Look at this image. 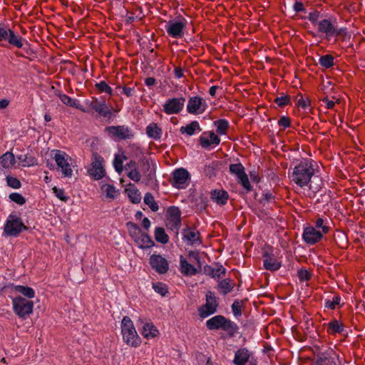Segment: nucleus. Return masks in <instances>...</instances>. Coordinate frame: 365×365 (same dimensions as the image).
<instances>
[{
    "instance_id": "24",
    "label": "nucleus",
    "mask_w": 365,
    "mask_h": 365,
    "mask_svg": "<svg viewBox=\"0 0 365 365\" xmlns=\"http://www.w3.org/2000/svg\"><path fill=\"white\" fill-rule=\"evenodd\" d=\"M124 192L128 197L130 202L138 204L140 202L142 196L138 187L133 183H128L124 187Z\"/></svg>"
},
{
    "instance_id": "22",
    "label": "nucleus",
    "mask_w": 365,
    "mask_h": 365,
    "mask_svg": "<svg viewBox=\"0 0 365 365\" xmlns=\"http://www.w3.org/2000/svg\"><path fill=\"white\" fill-rule=\"evenodd\" d=\"M150 264L157 272L164 274L167 272L169 264L165 258L159 255H153L150 258Z\"/></svg>"
},
{
    "instance_id": "21",
    "label": "nucleus",
    "mask_w": 365,
    "mask_h": 365,
    "mask_svg": "<svg viewBox=\"0 0 365 365\" xmlns=\"http://www.w3.org/2000/svg\"><path fill=\"white\" fill-rule=\"evenodd\" d=\"M316 26H317L319 32L324 34L329 38L340 34V31L334 27V24L329 19H321Z\"/></svg>"
},
{
    "instance_id": "43",
    "label": "nucleus",
    "mask_w": 365,
    "mask_h": 365,
    "mask_svg": "<svg viewBox=\"0 0 365 365\" xmlns=\"http://www.w3.org/2000/svg\"><path fill=\"white\" fill-rule=\"evenodd\" d=\"M215 125L217 128V133L219 135H225L228 128V122L226 120L221 119L215 122Z\"/></svg>"
},
{
    "instance_id": "12",
    "label": "nucleus",
    "mask_w": 365,
    "mask_h": 365,
    "mask_svg": "<svg viewBox=\"0 0 365 365\" xmlns=\"http://www.w3.org/2000/svg\"><path fill=\"white\" fill-rule=\"evenodd\" d=\"M108 136L115 141L130 139L133 137L130 129L125 125H111L106 128Z\"/></svg>"
},
{
    "instance_id": "54",
    "label": "nucleus",
    "mask_w": 365,
    "mask_h": 365,
    "mask_svg": "<svg viewBox=\"0 0 365 365\" xmlns=\"http://www.w3.org/2000/svg\"><path fill=\"white\" fill-rule=\"evenodd\" d=\"M242 305L240 302L235 301L232 305V310L235 317H240L242 314L241 311Z\"/></svg>"
},
{
    "instance_id": "14",
    "label": "nucleus",
    "mask_w": 365,
    "mask_h": 365,
    "mask_svg": "<svg viewBox=\"0 0 365 365\" xmlns=\"http://www.w3.org/2000/svg\"><path fill=\"white\" fill-rule=\"evenodd\" d=\"M185 103L183 97L168 98L163 105V111L167 115L178 114L182 110Z\"/></svg>"
},
{
    "instance_id": "50",
    "label": "nucleus",
    "mask_w": 365,
    "mask_h": 365,
    "mask_svg": "<svg viewBox=\"0 0 365 365\" xmlns=\"http://www.w3.org/2000/svg\"><path fill=\"white\" fill-rule=\"evenodd\" d=\"M225 274V269L222 266L217 267L211 269L210 274L213 278H220Z\"/></svg>"
},
{
    "instance_id": "56",
    "label": "nucleus",
    "mask_w": 365,
    "mask_h": 365,
    "mask_svg": "<svg viewBox=\"0 0 365 365\" xmlns=\"http://www.w3.org/2000/svg\"><path fill=\"white\" fill-rule=\"evenodd\" d=\"M278 124L283 128H289L290 126V120L287 116H282L278 121Z\"/></svg>"
},
{
    "instance_id": "20",
    "label": "nucleus",
    "mask_w": 365,
    "mask_h": 365,
    "mask_svg": "<svg viewBox=\"0 0 365 365\" xmlns=\"http://www.w3.org/2000/svg\"><path fill=\"white\" fill-rule=\"evenodd\" d=\"M220 142V138L212 131L204 132L200 137L201 146L206 149L216 147Z\"/></svg>"
},
{
    "instance_id": "45",
    "label": "nucleus",
    "mask_w": 365,
    "mask_h": 365,
    "mask_svg": "<svg viewBox=\"0 0 365 365\" xmlns=\"http://www.w3.org/2000/svg\"><path fill=\"white\" fill-rule=\"evenodd\" d=\"M313 227H316L320 232L324 235L327 234L329 230V227L325 223L324 220L321 217L316 220L315 225Z\"/></svg>"
},
{
    "instance_id": "23",
    "label": "nucleus",
    "mask_w": 365,
    "mask_h": 365,
    "mask_svg": "<svg viewBox=\"0 0 365 365\" xmlns=\"http://www.w3.org/2000/svg\"><path fill=\"white\" fill-rule=\"evenodd\" d=\"M86 104L101 116L107 117L110 114V108L105 101H99L97 99H94L91 101H86Z\"/></svg>"
},
{
    "instance_id": "38",
    "label": "nucleus",
    "mask_w": 365,
    "mask_h": 365,
    "mask_svg": "<svg viewBox=\"0 0 365 365\" xmlns=\"http://www.w3.org/2000/svg\"><path fill=\"white\" fill-rule=\"evenodd\" d=\"M185 238L190 245L200 244L199 233L195 230H188L185 233Z\"/></svg>"
},
{
    "instance_id": "9",
    "label": "nucleus",
    "mask_w": 365,
    "mask_h": 365,
    "mask_svg": "<svg viewBox=\"0 0 365 365\" xmlns=\"http://www.w3.org/2000/svg\"><path fill=\"white\" fill-rule=\"evenodd\" d=\"M208 329H222L227 331H234L237 329V325L225 317L221 315L215 316L206 322Z\"/></svg>"
},
{
    "instance_id": "15",
    "label": "nucleus",
    "mask_w": 365,
    "mask_h": 365,
    "mask_svg": "<svg viewBox=\"0 0 365 365\" xmlns=\"http://www.w3.org/2000/svg\"><path fill=\"white\" fill-rule=\"evenodd\" d=\"M207 108L206 101L199 96L190 98L187 104V110L191 114H202Z\"/></svg>"
},
{
    "instance_id": "46",
    "label": "nucleus",
    "mask_w": 365,
    "mask_h": 365,
    "mask_svg": "<svg viewBox=\"0 0 365 365\" xmlns=\"http://www.w3.org/2000/svg\"><path fill=\"white\" fill-rule=\"evenodd\" d=\"M53 193L55 195V196L63 202H67L69 199V197L66 194L63 188H58L56 186H54L52 188Z\"/></svg>"
},
{
    "instance_id": "55",
    "label": "nucleus",
    "mask_w": 365,
    "mask_h": 365,
    "mask_svg": "<svg viewBox=\"0 0 365 365\" xmlns=\"http://www.w3.org/2000/svg\"><path fill=\"white\" fill-rule=\"evenodd\" d=\"M289 102V98L287 96H281L280 97H277L276 99H275V103L279 106H284L286 105H287Z\"/></svg>"
},
{
    "instance_id": "33",
    "label": "nucleus",
    "mask_w": 365,
    "mask_h": 365,
    "mask_svg": "<svg viewBox=\"0 0 365 365\" xmlns=\"http://www.w3.org/2000/svg\"><path fill=\"white\" fill-rule=\"evenodd\" d=\"M264 267L267 270L276 271L280 268L281 262L271 256H267L264 259Z\"/></svg>"
},
{
    "instance_id": "32",
    "label": "nucleus",
    "mask_w": 365,
    "mask_h": 365,
    "mask_svg": "<svg viewBox=\"0 0 365 365\" xmlns=\"http://www.w3.org/2000/svg\"><path fill=\"white\" fill-rule=\"evenodd\" d=\"M146 133L150 138L157 140L160 138L162 130L157 123H153L147 126Z\"/></svg>"
},
{
    "instance_id": "10",
    "label": "nucleus",
    "mask_w": 365,
    "mask_h": 365,
    "mask_svg": "<svg viewBox=\"0 0 365 365\" xmlns=\"http://www.w3.org/2000/svg\"><path fill=\"white\" fill-rule=\"evenodd\" d=\"M0 41H7L16 48H22L26 41L21 36L16 34L8 26L0 24Z\"/></svg>"
},
{
    "instance_id": "44",
    "label": "nucleus",
    "mask_w": 365,
    "mask_h": 365,
    "mask_svg": "<svg viewBox=\"0 0 365 365\" xmlns=\"http://www.w3.org/2000/svg\"><path fill=\"white\" fill-rule=\"evenodd\" d=\"M340 302L341 297L339 295H334L331 298L325 299V307L330 309H334L340 304Z\"/></svg>"
},
{
    "instance_id": "57",
    "label": "nucleus",
    "mask_w": 365,
    "mask_h": 365,
    "mask_svg": "<svg viewBox=\"0 0 365 365\" xmlns=\"http://www.w3.org/2000/svg\"><path fill=\"white\" fill-rule=\"evenodd\" d=\"M168 212L170 215L174 217L175 220H178L180 218V211L177 207H170Z\"/></svg>"
},
{
    "instance_id": "25",
    "label": "nucleus",
    "mask_w": 365,
    "mask_h": 365,
    "mask_svg": "<svg viewBox=\"0 0 365 365\" xmlns=\"http://www.w3.org/2000/svg\"><path fill=\"white\" fill-rule=\"evenodd\" d=\"M100 189L101 192L105 195L106 197L110 200L117 198L120 195V190L116 188L115 186L106 181L101 182Z\"/></svg>"
},
{
    "instance_id": "48",
    "label": "nucleus",
    "mask_w": 365,
    "mask_h": 365,
    "mask_svg": "<svg viewBox=\"0 0 365 365\" xmlns=\"http://www.w3.org/2000/svg\"><path fill=\"white\" fill-rule=\"evenodd\" d=\"M7 185L13 189H19L21 183L19 179L11 175H7L6 178Z\"/></svg>"
},
{
    "instance_id": "47",
    "label": "nucleus",
    "mask_w": 365,
    "mask_h": 365,
    "mask_svg": "<svg viewBox=\"0 0 365 365\" xmlns=\"http://www.w3.org/2000/svg\"><path fill=\"white\" fill-rule=\"evenodd\" d=\"M153 288L155 292L158 293L163 297H165L168 293V287L162 282H156L153 284Z\"/></svg>"
},
{
    "instance_id": "60",
    "label": "nucleus",
    "mask_w": 365,
    "mask_h": 365,
    "mask_svg": "<svg viewBox=\"0 0 365 365\" xmlns=\"http://www.w3.org/2000/svg\"><path fill=\"white\" fill-rule=\"evenodd\" d=\"M294 9L296 11H302L304 10V5L302 2L296 1L294 4Z\"/></svg>"
},
{
    "instance_id": "11",
    "label": "nucleus",
    "mask_w": 365,
    "mask_h": 365,
    "mask_svg": "<svg viewBox=\"0 0 365 365\" xmlns=\"http://www.w3.org/2000/svg\"><path fill=\"white\" fill-rule=\"evenodd\" d=\"M87 171L93 179L96 180L102 179L106 173L103 158L97 153L93 154Z\"/></svg>"
},
{
    "instance_id": "63",
    "label": "nucleus",
    "mask_w": 365,
    "mask_h": 365,
    "mask_svg": "<svg viewBox=\"0 0 365 365\" xmlns=\"http://www.w3.org/2000/svg\"><path fill=\"white\" fill-rule=\"evenodd\" d=\"M123 93L126 96H131L133 94V89L129 87H123Z\"/></svg>"
},
{
    "instance_id": "42",
    "label": "nucleus",
    "mask_w": 365,
    "mask_h": 365,
    "mask_svg": "<svg viewBox=\"0 0 365 365\" xmlns=\"http://www.w3.org/2000/svg\"><path fill=\"white\" fill-rule=\"evenodd\" d=\"M319 63L322 67L329 68L334 66V57L329 54L322 56L319 58Z\"/></svg>"
},
{
    "instance_id": "27",
    "label": "nucleus",
    "mask_w": 365,
    "mask_h": 365,
    "mask_svg": "<svg viewBox=\"0 0 365 365\" xmlns=\"http://www.w3.org/2000/svg\"><path fill=\"white\" fill-rule=\"evenodd\" d=\"M58 96H59V98L61 101V102L63 103H64L65 105H66L68 106H70V107H72V108H77V109H78V110H81L82 112H84V113L88 112V110L86 109L80 103L78 100L75 99V98H72L70 96H67L66 94H63V93H61Z\"/></svg>"
},
{
    "instance_id": "26",
    "label": "nucleus",
    "mask_w": 365,
    "mask_h": 365,
    "mask_svg": "<svg viewBox=\"0 0 365 365\" xmlns=\"http://www.w3.org/2000/svg\"><path fill=\"white\" fill-rule=\"evenodd\" d=\"M11 289V293L14 294H21L24 298L26 297V299L29 300L34 298L36 294L34 289L28 286L12 284Z\"/></svg>"
},
{
    "instance_id": "51",
    "label": "nucleus",
    "mask_w": 365,
    "mask_h": 365,
    "mask_svg": "<svg viewBox=\"0 0 365 365\" xmlns=\"http://www.w3.org/2000/svg\"><path fill=\"white\" fill-rule=\"evenodd\" d=\"M9 198L11 199V200L17 203L19 205H22L26 202V200L23 197V195L17 192L10 194Z\"/></svg>"
},
{
    "instance_id": "61",
    "label": "nucleus",
    "mask_w": 365,
    "mask_h": 365,
    "mask_svg": "<svg viewBox=\"0 0 365 365\" xmlns=\"http://www.w3.org/2000/svg\"><path fill=\"white\" fill-rule=\"evenodd\" d=\"M323 102L326 104V108L328 109H332L334 107L335 103L328 99H324Z\"/></svg>"
},
{
    "instance_id": "30",
    "label": "nucleus",
    "mask_w": 365,
    "mask_h": 365,
    "mask_svg": "<svg viewBox=\"0 0 365 365\" xmlns=\"http://www.w3.org/2000/svg\"><path fill=\"white\" fill-rule=\"evenodd\" d=\"M250 354L247 349H240L235 352L233 362L235 365H245L249 360Z\"/></svg>"
},
{
    "instance_id": "62",
    "label": "nucleus",
    "mask_w": 365,
    "mask_h": 365,
    "mask_svg": "<svg viewBox=\"0 0 365 365\" xmlns=\"http://www.w3.org/2000/svg\"><path fill=\"white\" fill-rule=\"evenodd\" d=\"M150 221L148 217H145L142 222V226L145 229L148 230L150 227Z\"/></svg>"
},
{
    "instance_id": "35",
    "label": "nucleus",
    "mask_w": 365,
    "mask_h": 365,
    "mask_svg": "<svg viewBox=\"0 0 365 365\" xmlns=\"http://www.w3.org/2000/svg\"><path fill=\"white\" fill-rule=\"evenodd\" d=\"M212 199L220 205H225L228 200V194L225 190H214L211 193Z\"/></svg>"
},
{
    "instance_id": "13",
    "label": "nucleus",
    "mask_w": 365,
    "mask_h": 365,
    "mask_svg": "<svg viewBox=\"0 0 365 365\" xmlns=\"http://www.w3.org/2000/svg\"><path fill=\"white\" fill-rule=\"evenodd\" d=\"M138 322L140 324V333L144 339L151 340L160 336V331L153 322L142 318H140Z\"/></svg>"
},
{
    "instance_id": "7",
    "label": "nucleus",
    "mask_w": 365,
    "mask_h": 365,
    "mask_svg": "<svg viewBox=\"0 0 365 365\" xmlns=\"http://www.w3.org/2000/svg\"><path fill=\"white\" fill-rule=\"evenodd\" d=\"M28 227L24 224L21 218L16 213H11L4 224V233L6 236L17 237Z\"/></svg>"
},
{
    "instance_id": "34",
    "label": "nucleus",
    "mask_w": 365,
    "mask_h": 365,
    "mask_svg": "<svg viewBox=\"0 0 365 365\" xmlns=\"http://www.w3.org/2000/svg\"><path fill=\"white\" fill-rule=\"evenodd\" d=\"M18 160L22 167H31L38 164L37 159L31 155H21L18 156Z\"/></svg>"
},
{
    "instance_id": "6",
    "label": "nucleus",
    "mask_w": 365,
    "mask_h": 365,
    "mask_svg": "<svg viewBox=\"0 0 365 365\" xmlns=\"http://www.w3.org/2000/svg\"><path fill=\"white\" fill-rule=\"evenodd\" d=\"M129 234L138 247L140 249H148L154 246V242L150 237L143 232L140 227L133 222L127 223Z\"/></svg>"
},
{
    "instance_id": "37",
    "label": "nucleus",
    "mask_w": 365,
    "mask_h": 365,
    "mask_svg": "<svg viewBox=\"0 0 365 365\" xmlns=\"http://www.w3.org/2000/svg\"><path fill=\"white\" fill-rule=\"evenodd\" d=\"M126 160L125 155L123 153H118L115 155L113 166L116 172L120 173L123 170V162Z\"/></svg>"
},
{
    "instance_id": "5",
    "label": "nucleus",
    "mask_w": 365,
    "mask_h": 365,
    "mask_svg": "<svg viewBox=\"0 0 365 365\" xmlns=\"http://www.w3.org/2000/svg\"><path fill=\"white\" fill-rule=\"evenodd\" d=\"M187 21L182 16L169 19L165 22V29L168 36L173 38H180L184 36Z\"/></svg>"
},
{
    "instance_id": "1",
    "label": "nucleus",
    "mask_w": 365,
    "mask_h": 365,
    "mask_svg": "<svg viewBox=\"0 0 365 365\" xmlns=\"http://www.w3.org/2000/svg\"><path fill=\"white\" fill-rule=\"evenodd\" d=\"M314 173L313 163L304 160L294 168L290 178L292 181L301 187L308 185L313 178L314 180H317V182L315 186L310 184L309 188L314 192H317L321 188L322 182L319 177L314 175Z\"/></svg>"
},
{
    "instance_id": "52",
    "label": "nucleus",
    "mask_w": 365,
    "mask_h": 365,
    "mask_svg": "<svg viewBox=\"0 0 365 365\" xmlns=\"http://www.w3.org/2000/svg\"><path fill=\"white\" fill-rule=\"evenodd\" d=\"M321 14L318 11H313L309 14L308 19L313 25L317 26V23L320 21Z\"/></svg>"
},
{
    "instance_id": "64",
    "label": "nucleus",
    "mask_w": 365,
    "mask_h": 365,
    "mask_svg": "<svg viewBox=\"0 0 365 365\" xmlns=\"http://www.w3.org/2000/svg\"><path fill=\"white\" fill-rule=\"evenodd\" d=\"M175 76L178 78H180L183 76V71L180 68H175Z\"/></svg>"
},
{
    "instance_id": "16",
    "label": "nucleus",
    "mask_w": 365,
    "mask_h": 365,
    "mask_svg": "<svg viewBox=\"0 0 365 365\" xmlns=\"http://www.w3.org/2000/svg\"><path fill=\"white\" fill-rule=\"evenodd\" d=\"M217 303L215 295L209 292L206 294V303L199 308V315L202 318L207 317L216 312Z\"/></svg>"
},
{
    "instance_id": "18",
    "label": "nucleus",
    "mask_w": 365,
    "mask_h": 365,
    "mask_svg": "<svg viewBox=\"0 0 365 365\" xmlns=\"http://www.w3.org/2000/svg\"><path fill=\"white\" fill-rule=\"evenodd\" d=\"M230 171L237 176L239 182L241 183L244 188L247 190H250L251 186L250 181L242 164H231L230 165Z\"/></svg>"
},
{
    "instance_id": "41",
    "label": "nucleus",
    "mask_w": 365,
    "mask_h": 365,
    "mask_svg": "<svg viewBox=\"0 0 365 365\" xmlns=\"http://www.w3.org/2000/svg\"><path fill=\"white\" fill-rule=\"evenodd\" d=\"M144 202L146 204L152 211L156 212L158 210L159 207L158 203L154 199L153 195L150 192H147L144 196Z\"/></svg>"
},
{
    "instance_id": "39",
    "label": "nucleus",
    "mask_w": 365,
    "mask_h": 365,
    "mask_svg": "<svg viewBox=\"0 0 365 365\" xmlns=\"http://www.w3.org/2000/svg\"><path fill=\"white\" fill-rule=\"evenodd\" d=\"M343 324L337 320H333L327 324V331L334 334L343 331Z\"/></svg>"
},
{
    "instance_id": "36",
    "label": "nucleus",
    "mask_w": 365,
    "mask_h": 365,
    "mask_svg": "<svg viewBox=\"0 0 365 365\" xmlns=\"http://www.w3.org/2000/svg\"><path fill=\"white\" fill-rule=\"evenodd\" d=\"M235 286V283L230 279H225L220 282L218 288L221 293L226 294L231 292Z\"/></svg>"
},
{
    "instance_id": "3",
    "label": "nucleus",
    "mask_w": 365,
    "mask_h": 365,
    "mask_svg": "<svg viewBox=\"0 0 365 365\" xmlns=\"http://www.w3.org/2000/svg\"><path fill=\"white\" fill-rule=\"evenodd\" d=\"M127 176L133 181L138 182L141 178L145 176L148 179L151 178L153 171L148 161L139 160L138 163L130 161L125 167Z\"/></svg>"
},
{
    "instance_id": "31",
    "label": "nucleus",
    "mask_w": 365,
    "mask_h": 365,
    "mask_svg": "<svg viewBox=\"0 0 365 365\" xmlns=\"http://www.w3.org/2000/svg\"><path fill=\"white\" fill-rule=\"evenodd\" d=\"M182 134H186L189 136L193 135L195 133L201 131L200 124L197 121L193 120L185 126H182L180 129Z\"/></svg>"
},
{
    "instance_id": "59",
    "label": "nucleus",
    "mask_w": 365,
    "mask_h": 365,
    "mask_svg": "<svg viewBox=\"0 0 365 365\" xmlns=\"http://www.w3.org/2000/svg\"><path fill=\"white\" fill-rule=\"evenodd\" d=\"M9 103L10 101L7 98L0 99V110L7 108Z\"/></svg>"
},
{
    "instance_id": "2",
    "label": "nucleus",
    "mask_w": 365,
    "mask_h": 365,
    "mask_svg": "<svg viewBox=\"0 0 365 365\" xmlns=\"http://www.w3.org/2000/svg\"><path fill=\"white\" fill-rule=\"evenodd\" d=\"M120 330L123 341L128 346L133 348L139 347L142 344V339L138 335L131 319L124 317L120 323Z\"/></svg>"
},
{
    "instance_id": "28",
    "label": "nucleus",
    "mask_w": 365,
    "mask_h": 365,
    "mask_svg": "<svg viewBox=\"0 0 365 365\" xmlns=\"http://www.w3.org/2000/svg\"><path fill=\"white\" fill-rule=\"evenodd\" d=\"M15 164V158L12 153L6 152L0 157V171L9 170Z\"/></svg>"
},
{
    "instance_id": "58",
    "label": "nucleus",
    "mask_w": 365,
    "mask_h": 365,
    "mask_svg": "<svg viewBox=\"0 0 365 365\" xmlns=\"http://www.w3.org/2000/svg\"><path fill=\"white\" fill-rule=\"evenodd\" d=\"M298 276L301 281H307L309 279V273L306 269L299 270Z\"/></svg>"
},
{
    "instance_id": "17",
    "label": "nucleus",
    "mask_w": 365,
    "mask_h": 365,
    "mask_svg": "<svg viewBox=\"0 0 365 365\" xmlns=\"http://www.w3.org/2000/svg\"><path fill=\"white\" fill-rule=\"evenodd\" d=\"M190 179L189 173L184 168H178L173 172V185L178 189L185 188Z\"/></svg>"
},
{
    "instance_id": "53",
    "label": "nucleus",
    "mask_w": 365,
    "mask_h": 365,
    "mask_svg": "<svg viewBox=\"0 0 365 365\" xmlns=\"http://www.w3.org/2000/svg\"><path fill=\"white\" fill-rule=\"evenodd\" d=\"M297 105L299 107L302 108L303 109H307L310 105L309 101L308 98H304L303 96H300L297 100Z\"/></svg>"
},
{
    "instance_id": "4",
    "label": "nucleus",
    "mask_w": 365,
    "mask_h": 365,
    "mask_svg": "<svg viewBox=\"0 0 365 365\" xmlns=\"http://www.w3.org/2000/svg\"><path fill=\"white\" fill-rule=\"evenodd\" d=\"M51 153L52 158L57 166V171L60 172L64 178H71L73 169L75 168L73 159L66 152L61 150H53Z\"/></svg>"
},
{
    "instance_id": "29",
    "label": "nucleus",
    "mask_w": 365,
    "mask_h": 365,
    "mask_svg": "<svg viewBox=\"0 0 365 365\" xmlns=\"http://www.w3.org/2000/svg\"><path fill=\"white\" fill-rule=\"evenodd\" d=\"M180 270L183 274L187 276H192L197 272V269L190 264L182 256L180 257Z\"/></svg>"
},
{
    "instance_id": "8",
    "label": "nucleus",
    "mask_w": 365,
    "mask_h": 365,
    "mask_svg": "<svg viewBox=\"0 0 365 365\" xmlns=\"http://www.w3.org/2000/svg\"><path fill=\"white\" fill-rule=\"evenodd\" d=\"M34 303L21 296H16L12 298V307L14 312L20 318L25 319L34 310Z\"/></svg>"
},
{
    "instance_id": "49",
    "label": "nucleus",
    "mask_w": 365,
    "mask_h": 365,
    "mask_svg": "<svg viewBox=\"0 0 365 365\" xmlns=\"http://www.w3.org/2000/svg\"><path fill=\"white\" fill-rule=\"evenodd\" d=\"M96 87L101 93H106L109 95H112L113 90L110 86L105 81H102L96 84Z\"/></svg>"
},
{
    "instance_id": "40",
    "label": "nucleus",
    "mask_w": 365,
    "mask_h": 365,
    "mask_svg": "<svg viewBox=\"0 0 365 365\" xmlns=\"http://www.w3.org/2000/svg\"><path fill=\"white\" fill-rule=\"evenodd\" d=\"M155 239L157 242L162 244H166L169 240L168 235L165 233V230L162 227L155 228Z\"/></svg>"
},
{
    "instance_id": "19",
    "label": "nucleus",
    "mask_w": 365,
    "mask_h": 365,
    "mask_svg": "<svg viewBox=\"0 0 365 365\" xmlns=\"http://www.w3.org/2000/svg\"><path fill=\"white\" fill-rule=\"evenodd\" d=\"M324 236L316 227L309 226L304 229L303 240L308 245H314L319 242Z\"/></svg>"
}]
</instances>
